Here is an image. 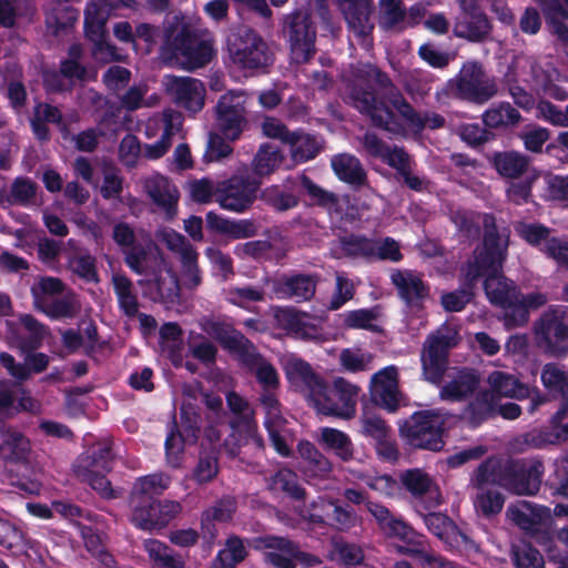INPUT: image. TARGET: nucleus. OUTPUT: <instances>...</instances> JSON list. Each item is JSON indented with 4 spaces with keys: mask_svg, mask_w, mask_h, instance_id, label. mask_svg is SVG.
I'll return each instance as SVG.
<instances>
[{
    "mask_svg": "<svg viewBox=\"0 0 568 568\" xmlns=\"http://www.w3.org/2000/svg\"><path fill=\"white\" fill-rule=\"evenodd\" d=\"M507 515L526 536L534 539L544 549L552 545L554 535L550 528L542 526L550 518L548 507L528 500H519L508 507Z\"/></svg>",
    "mask_w": 568,
    "mask_h": 568,
    "instance_id": "13",
    "label": "nucleus"
},
{
    "mask_svg": "<svg viewBox=\"0 0 568 568\" xmlns=\"http://www.w3.org/2000/svg\"><path fill=\"white\" fill-rule=\"evenodd\" d=\"M79 19V10L67 2H58L47 13L45 24L55 37L67 36Z\"/></svg>",
    "mask_w": 568,
    "mask_h": 568,
    "instance_id": "37",
    "label": "nucleus"
},
{
    "mask_svg": "<svg viewBox=\"0 0 568 568\" xmlns=\"http://www.w3.org/2000/svg\"><path fill=\"white\" fill-rule=\"evenodd\" d=\"M516 232L526 243L539 250L551 239L550 229L541 223L521 222L516 226Z\"/></svg>",
    "mask_w": 568,
    "mask_h": 568,
    "instance_id": "59",
    "label": "nucleus"
},
{
    "mask_svg": "<svg viewBox=\"0 0 568 568\" xmlns=\"http://www.w3.org/2000/svg\"><path fill=\"white\" fill-rule=\"evenodd\" d=\"M290 24L291 62L305 63L315 53L316 31L306 13L296 12L286 16Z\"/></svg>",
    "mask_w": 568,
    "mask_h": 568,
    "instance_id": "19",
    "label": "nucleus"
},
{
    "mask_svg": "<svg viewBox=\"0 0 568 568\" xmlns=\"http://www.w3.org/2000/svg\"><path fill=\"white\" fill-rule=\"evenodd\" d=\"M236 510V503L231 497H223L215 501L213 506L205 509L201 517V524L205 527L212 523H227L232 519Z\"/></svg>",
    "mask_w": 568,
    "mask_h": 568,
    "instance_id": "56",
    "label": "nucleus"
},
{
    "mask_svg": "<svg viewBox=\"0 0 568 568\" xmlns=\"http://www.w3.org/2000/svg\"><path fill=\"white\" fill-rule=\"evenodd\" d=\"M514 568H545V558L530 541L519 539L509 551Z\"/></svg>",
    "mask_w": 568,
    "mask_h": 568,
    "instance_id": "45",
    "label": "nucleus"
},
{
    "mask_svg": "<svg viewBox=\"0 0 568 568\" xmlns=\"http://www.w3.org/2000/svg\"><path fill=\"white\" fill-rule=\"evenodd\" d=\"M168 91L180 108L191 113H197L204 106L205 87L199 79L171 77L168 82Z\"/></svg>",
    "mask_w": 568,
    "mask_h": 568,
    "instance_id": "21",
    "label": "nucleus"
},
{
    "mask_svg": "<svg viewBox=\"0 0 568 568\" xmlns=\"http://www.w3.org/2000/svg\"><path fill=\"white\" fill-rule=\"evenodd\" d=\"M459 12L454 18L453 34L470 43H484L491 38L493 23L479 0H456Z\"/></svg>",
    "mask_w": 568,
    "mask_h": 568,
    "instance_id": "12",
    "label": "nucleus"
},
{
    "mask_svg": "<svg viewBox=\"0 0 568 568\" xmlns=\"http://www.w3.org/2000/svg\"><path fill=\"white\" fill-rule=\"evenodd\" d=\"M286 379L292 387L304 393L308 400L324 382V378L314 372L310 363L293 354L286 357Z\"/></svg>",
    "mask_w": 568,
    "mask_h": 568,
    "instance_id": "24",
    "label": "nucleus"
},
{
    "mask_svg": "<svg viewBox=\"0 0 568 568\" xmlns=\"http://www.w3.org/2000/svg\"><path fill=\"white\" fill-rule=\"evenodd\" d=\"M85 38L92 42L97 50L102 51L108 44V33L105 28V18L95 12L92 14L90 10L85 11L84 18Z\"/></svg>",
    "mask_w": 568,
    "mask_h": 568,
    "instance_id": "53",
    "label": "nucleus"
},
{
    "mask_svg": "<svg viewBox=\"0 0 568 568\" xmlns=\"http://www.w3.org/2000/svg\"><path fill=\"white\" fill-rule=\"evenodd\" d=\"M536 346L547 356L568 355V306L550 305L534 323Z\"/></svg>",
    "mask_w": 568,
    "mask_h": 568,
    "instance_id": "5",
    "label": "nucleus"
},
{
    "mask_svg": "<svg viewBox=\"0 0 568 568\" xmlns=\"http://www.w3.org/2000/svg\"><path fill=\"white\" fill-rule=\"evenodd\" d=\"M333 550L339 562L347 568L362 566L365 561V552L362 546L344 539H334Z\"/></svg>",
    "mask_w": 568,
    "mask_h": 568,
    "instance_id": "54",
    "label": "nucleus"
},
{
    "mask_svg": "<svg viewBox=\"0 0 568 568\" xmlns=\"http://www.w3.org/2000/svg\"><path fill=\"white\" fill-rule=\"evenodd\" d=\"M232 433L226 443H232L237 447L254 443L257 448L264 447L263 438L257 433V424L254 418V413L240 414L233 416L230 420Z\"/></svg>",
    "mask_w": 568,
    "mask_h": 568,
    "instance_id": "36",
    "label": "nucleus"
},
{
    "mask_svg": "<svg viewBox=\"0 0 568 568\" xmlns=\"http://www.w3.org/2000/svg\"><path fill=\"white\" fill-rule=\"evenodd\" d=\"M144 287L143 295L153 302L175 304L180 300V283L178 275L171 268L159 270L154 278L139 280Z\"/></svg>",
    "mask_w": 568,
    "mask_h": 568,
    "instance_id": "23",
    "label": "nucleus"
},
{
    "mask_svg": "<svg viewBox=\"0 0 568 568\" xmlns=\"http://www.w3.org/2000/svg\"><path fill=\"white\" fill-rule=\"evenodd\" d=\"M381 316V307L375 305L371 308H358L342 314L343 327L347 329H365L372 333H381L383 328L374 324Z\"/></svg>",
    "mask_w": 568,
    "mask_h": 568,
    "instance_id": "46",
    "label": "nucleus"
},
{
    "mask_svg": "<svg viewBox=\"0 0 568 568\" xmlns=\"http://www.w3.org/2000/svg\"><path fill=\"white\" fill-rule=\"evenodd\" d=\"M251 546L264 550L263 559L275 568H284V537L264 536L252 540Z\"/></svg>",
    "mask_w": 568,
    "mask_h": 568,
    "instance_id": "48",
    "label": "nucleus"
},
{
    "mask_svg": "<svg viewBox=\"0 0 568 568\" xmlns=\"http://www.w3.org/2000/svg\"><path fill=\"white\" fill-rule=\"evenodd\" d=\"M144 187L149 197L168 219L176 215L180 193L168 178L156 174L145 181Z\"/></svg>",
    "mask_w": 568,
    "mask_h": 568,
    "instance_id": "27",
    "label": "nucleus"
},
{
    "mask_svg": "<svg viewBox=\"0 0 568 568\" xmlns=\"http://www.w3.org/2000/svg\"><path fill=\"white\" fill-rule=\"evenodd\" d=\"M265 410L264 426L275 450L284 456V437L281 435V424L284 422L281 415V403L274 390H263L260 397Z\"/></svg>",
    "mask_w": 568,
    "mask_h": 568,
    "instance_id": "29",
    "label": "nucleus"
},
{
    "mask_svg": "<svg viewBox=\"0 0 568 568\" xmlns=\"http://www.w3.org/2000/svg\"><path fill=\"white\" fill-rule=\"evenodd\" d=\"M316 278L310 274L286 276V297L296 302L310 301L316 292Z\"/></svg>",
    "mask_w": 568,
    "mask_h": 568,
    "instance_id": "50",
    "label": "nucleus"
},
{
    "mask_svg": "<svg viewBox=\"0 0 568 568\" xmlns=\"http://www.w3.org/2000/svg\"><path fill=\"white\" fill-rule=\"evenodd\" d=\"M170 481V477L164 474H150L135 480L130 494L132 523L135 527L143 530L160 529L180 514L182 507L179 501L159 500Z\"/></svg>",
    "mask_w": 568,
    "mask_h": 568,
    "instance_id": "3",
    "label": "nucleus"
},
{
    "mask_svg": "<svg viewBox=\"0 0 568 568\" xmlns=\"http://www.w3.org/2000/svg\"><path fill=\"white\" fill-rule=\"evenodd\" d=\"M545 465L540 459H526L491 455L470 474L475 489L500 487L517 496H535L541 487Z\"/></svg>",
    "mask_w": 568,
    "mask_h": 568,
    "instance_id": "2",
    "label": "nucleus"
},
{
    "mask_svg": "<svg viewBox=\"0 0 568 568\" xmlns=\"http://www.w3.org/2000/svg\"><path fill=\"white\" fill-rule=\"evenodd\" d=\"M523 120L520 112L509 102H499L487 109L483 114L484 125L490 129H509Z\"/></svg>",
    "mask_w": 568,
    "mask_h": 568,
    "instance_id": "40",
    "label": "nucleus"
},
{
    "mask_svg": "<svg viewBox=\"0 0 568 568\" xmlns=\"http://www.w3.org/2000/svg\"><path fill=\"white\" fill-rule=\"evenodd\" d=\"M33 300L36 308L51 320L73 318L79 310V304L71 294L48 301L47 297L38 296L33 290Z\"/></svg>",
    "mask_w": 568,
    "mask_h": 568,
    "instance_id": "38",
    "label": "nucleus"
},
{
    "mask_svg": "<svg viewBox=\"0 0 568 568\" xmlns=\"http://www.w3.org/2000/svg\"><path fill=\"white\" fill-rule=\"evenodd\" d=\"M286 144L290 145L291 156L295 164L314 159L321 151L316 138L302 132L286 130Z\"/></svg>",
    "mask_w": 568,
    "mask_h": 568,
    "instance_id": "42",
    "label": "nucleus"
},
{
    "mask_svg": "<svg viewBox=\"0 0 568 568\" xmlns=\"http://www.w3.org/2000/svg\"><path fill=\"white\" fill-rule=\"evenodd\" d=\"M114 460L113 444L111 440H100L89 447L79 458L75 471H104L110 473Z\"/></svg>",
    "mask_w": 568,
    "mask_h": 568,
    "instance_id": "31",
    "label": "nucleus"
},
{
    "mask_svg": "<svg viewBox=\"0 0 568 568\" xmlns=\"http://www.w3.org/2000/svg\"><path fill=\"white\" fill-rule=\"evenodd\" d=\"M458 333L445 326L428 335L420 353L423 379L440 386L453 366H449L450 351L458 344Z\"/></svg>",
    "mask_w": 568,
    "mask_h": 568,
    "instance_id": "6",
    "label": "nucleus"
},
{
    "mask_svg": "<svg viewBox=\"0 0 568 568\" xmlns=\"http://www.w3.org/2000/svg\"><path fill=\"white\" fill-rule=\"evenodd\" d=\"M165 40L162 45V55L169 60L182 62L190 52L191 48L196 43L199 37L187 26H182L179 30L170 27L164 33Z\"/></svg>",
    "mask_w": 568,
    "mask_h": 568,
    "instance_id": "30",
    "label": "nucleus"
},
{
    "mask_svg": "<svg viewBox=\"0 0 568 568\" xmlns=\"http://www.w3.org/2000/svg\"><path fill=\"white\" fill-rule=\"evenodd\" d=\"M37 190V183L30 178L18 176L11 184L9 202L26 206L34 199Z\"/></svg>",
    "mask_w": 568,
    "mask_h": 568,
    "instance_id": "64",
    "label": "nucleus"
},
{
    "mask_svg": "<svg viewBox=\"0 0 568 568\" xmlns=\"http://www.w3.org/2000/svg\"><path fill=\"white\" fill-rule=\"evenodd\" d=\"M374 240L359 234H347L339 237V247L347 257H373Z\"/></svg>",
    "mask_w": 568,
    "mask_h": 568,
    "instance_id": "52",
    "label": "nucleus"
},
{
    "mask_svg": "<svg viewBox=\"0 0 568 568\" xmlns=\"http://www.w3.org/2000/svg\"><path fill=\"white\" fill-rule=\"evenodd\" d=\"M246 124L241 95L233 92L220 97L215 105V128L229 141L237 140Z\"/></svg>",
    "mask_w": 568,
    "mask_h": 568,
    "instance_id": "17",
    "label": "nucleus"
},
{
    "mask_svg": "<svg viewBox=\"0 0 568 568\" xmlns=\"http://www.w3.org/2000/svg\"><path fill=\"white\" fill-rule=\"evenodd\" d=\"M479 265L469 261L462 280V286L440 296V304L446 312H462L474 298L475 288L479 283Z\"/></svg>",
    "mask_w": 568,
    "mask_h": 568,
    "instance_id": "26",
    "label": "nucleus"
},
{
    "mask_svg": "<svg viewBox=\"0 0 568 568\" xmlns=\"http://www.w3.org/2000/svg\"><path fill=\"white\" fill-rule=\"evenodd\" d=\"M0 456L9 462H23L30 453V442L20 432L8 429L1 434Z\"/></svg>",
    "mask_w": 568,
    "mask_h": 568,
    "instance_id": "44",
    "label": "nucleus"
},
{
    "mask_svg": "<svg viewBox=\"0 0 568 568\" xmlns=\"http://www.w3.org/2000/svg\"><path fill=\"white\" fill-rule=\"evenodd\" d=\"M226 47L232 61L242 69L264 68L271 61L266 43L254 30L247 27H242L232 32L227 37Z\"/></svg>",
    "mask_w": 568,
    "mask_h": 568,
    "instance_id": "10",
    "label": "nucleus"
},
{
    "mask_svg": "<svg viewBox=\"0 0 568 568\" xmlns=\"http://www.w3.org/2000/svg\"><path fill=\"white\" fill-rule=\"evenodd\" d=\"M547 302L548 297L545 293L531 292L524 295L519 290V298L515 308L503 317L506 328L511 329L526 325L529 321V312L542 307Z\"/></svg>",
    "mask_w": 568,
    "mask_h": 568,
    "instance_id": "34",
    "label": "nucleus"
},
{
    "mask_svg": "<svg viewBox=\"0 0 568 568\" xmlns=\"http://www.w3.org/2000/svg\"><path fill=\"white\" fill-rule=\"evenodd\" d=\"M320 336L321 328L314 323L312 315L286 306V337L310 342Z\"/></svg>",
    "mask_w": 568,
    "mask_h": 568,
    "instance_id": "33",
    "label": "nucleus"
},
{
    "mask_svg": "<svg viewBox=\"0 0 568 568\" xmlns=\"http://www.w3.org/2000/svg\"><path fill=\"white\" fill-rule=\"evenodd\" d=\"M338 4L349 29L358 37L365 38L372 33L373 0H338Z\"/></svg>",
    "mask_w": 568,
    "mask_h": 568,
    "instance_id": "28",
    "label": "nucleus"
},
{
    "mask_svg": "<svg viewBox=\"0 0 568 568\" xmlns=\"http://www.w3.org/2000/svg\"><path fill=\"white\" fill-rule=\"evenodd\" d=\"M400 480L405 489L415 498L432 493V478L419 468L407 469L402 474Z\"/></svg>",
    "mask_w": 568,
    "mask_h": 568,
    "instance_id": "55",
    "label": "nucleus"
},
{
    "mask_svg": "<svg viewBox=\"0 0 568 568\" xmlns=\"http://www.w3.org/2000/svg\"><path fill=\"white\" fill-rule=\"evenodd\" d=\"M546 22L551 28L552 33L564 42L568 43V26L558 17L568 18V13L558 0H551L545 10Z\"/></svg>",
    "mask_w": 568,
    "mask_h": 568,
    "instance_id": "61",
    "label": "nucleus"
},
{
    "mask_svg": "<svg viewBox=\"0 0 568 568\" xmlns=\"http://www.w3.org/2000/svg\"><path fill=\"white\" fill-rule=\"evenodd\" d=\"M464 408V417L471 428L479 427L483 423L495 416V395L488 390H477Z\"/></svg>",
    "mask_w": 568,
    "mask_h": 568,
    "instance_id": "35",
    "label": "nucleus"
},
{
    "mask_svg": "<svg viewBox=\"0 0 568 568\" xmlns=\"http://www.w3.org/2000/svg\"><path fill=\"white\" fill-rule=\"evenodd\" d=\"M399 551L416 558L423 568H456L453 561L442 555L428 552L422 546L400 547Z\"/></svg>",
    "mask_w": 568,
    "mask_h": 568,
    "instance_id": "63",
    "label": "nucleus"
},
{
    "mask_svg": "<svg viewBox=\"0 0 568 568\" xmlns=\"http://www.w3.org/2000/svg\"><path fill=\"white\" fill-rule=\"evenodd\" d=\"M181 424L175 417L165 438V456L170 466L179 468L183 462L184 446L196 444L201 432V416L195 412L181 409Z\"/></svg>",
    "mask_w": 568,
    "mask_h": 568,
    "instance_id": "15",
    "label": "nucleus"
},
{
    "mask_svg": "<svg viewBox=\"0 0 568 568\" xmlns=\"http://www.w3.org/2000/svg\"><path fill=\"white\" fill-rule=\"evenodd\" d=\"M390 282L397 291V296L408 308L416 312L424 310L425 302L430 296V286L422 275L410 270H395L390 274Z\"/></svg>",
    "mask_w": 568,
    "mask_h": 568,
    "instance_id": "20",
    "label": "nucleus"
},
{
    "mask_svg": "<svg viewBox=\"0 0 568 568\" xmlns=\"http://www.w3.org/2000/svg\"><path fill=\"white\" fill-rule=\"evenodd\" d=\"M398 433L414 448L439 452L444 446V418L438 409L417 410L398 424Z\"/></svg>",
    "mask_w": 568,
    "mask_h": 568,
    "instance_id": "7",
    "label": "nucleus"
},
{
    "mask_svg": "<svg viewBox=\"0 0 568 568\" xmlns=\"http://www.w3.org/2000/svg\"><path fill=\"white\" fill-rule=\"evenodd\" d=\"M262 181L247 173L234 174L219 182L215 189V201L226 211L243 213L256 200Z\"/></svg>",
    "mask_w": 568,
    "mask_h": 568,
    "instance_id": "11",
    "label": "nucleus"
},
{
    "mask_svg": "<svg viewBox=\"0 0 568 568\" xmlns=\"http://www.w3.org/2000/svg\"><path fill=\"white\" fill-rule=\"evenodd\" d=\"M499 233L495 216L485 215L481 244L474 251L471 264H478L479 281L491 305L504 310V315L515 308L519 298L517 284L503 274V264L508 255L509 230Z\"/></svg>",
    "mask_w": 568,
    "mask_h": 568,
    "instance_id": "1",
    "label": "nucleus"
},
{
    "mask_svg": "<svg viewBox=\"0 0 568 568\" xmlns=\"http://www.w3.org/2000/svg\"><path fill=\"white\" fill-rule=\"evenodd\" d=\"M488 161L498 175L507 180H518L536 172L530 168V158L515 150L496 151L488 156Z\"/></svg>",
    "mask_w": 568,
    "mask_h": 568,
    "instance_id": "25",
    "label": "nucleus"
},
{
    "mask_svg": "<svg viewBox=\"0 0 568 568\" xmlns=\"http://www.w3.org/2000/svg\"><path fill=\"white\" fill-rule=\"evenodd\" d=\"M367 77L373 78L379 91H376L367 81H355L349 85V98L353 105L362 114L371 119L372 124L393 134L403 131V125L387 104L400 91L393 83L387 73L376 67L369 65Z\"/></svg>",
    "mask_w": 568,
    "mask_h": 568,
    "instance_id": "4",
    "label": "nucleus"
},
{
    "mask_svg": "<svg viewBox=\"0 0 568 568\" xmlns=\"http://www.w3.org/2000/svg\"><path fill=\"white\" fill-rule=\"evenodd\" d=\"M489 384L491 393L496 397H509L516 399H524L530 396V390L527 385L521 383L514 375L507 374L501 371H495L489 375Z\"/></svg>",
    "mask_w": 568,
    "mask_h": 568,
    "instance_id": "39",
    "label": "nucleus"
},
{
    "mask_svg": "<svg viewBox=\"0 0 568 568\" xmlns=\"http://www.w3.org/2000/svg\"><path fill=\"white\" fill-rule=\"evenodd\" d=\"M203 331L242 366H251L260 358L256 346L241 331L219 321H206Z\"/></svg>",
    "mask_w": 568,
    "mask_h": 568,
    "instance_id": "14",
    "label": "nucleus"
},
{
    "mask_svg": "<svg viewBox=\"0 0 568 568\" xmlns=\"http://www.w3.org/2000/svg\"><path fill=\"white\" fill-rule=\"evenodd\" d=\"M448 88L453 98L477 105L487 103L498 92L495 79L475 60L463 63L458 74L449 80Z\"/></svg>",
    "mask_w": 568,
    "mask_h": 568,
    "instance_id": "8",
    "label": "nucleus"
},
{
    "mask_svg": "<svg viewBox=\"0 0 568 568\" xmlns=\"http://www.w3.org/2000/svg\"><path fill=\"white\" fill-rule=\"evenodd\" d=\"M113 291L116 296L119 310L129 318L139 314V300L133 292L132 281L123 274L112 276Z\"/></svg>",
    "mask_w": 568,
    "mask_h": 568,
    "instance_id": "43",
    "label": "nucleus"
},
{
    "mask_svg": "<svg viewBox=\"0 0 568 568\" xmlns=\"http://www.w3.org/2000/svg\"><path fill=\"white\" fill-rule=\"evenodd\" d=\"M366 508L376 521L381 534L388 539H398L407 545L423 546L424 535L418 534L400 515L376 501H367Z\"/></svg>",
    "mask_w": 568,
    "mask_h": 568,
    "instance_id": "16",
    "label": "nucleus"
},
{
    "mask_svg": "<svg viewBox=\"0 0 568 568\" xmlns=\"http://www.w3.org/2000/svg\"><path fill=\"white\" fill-rule=\"evenodd\" d=\"M538 180L537 172H531L518 180H510L506 187V197L515 205L528 204L532 197V187Z\"/></svg>",
    "mask_w": 568,
    "mask_h": 568,
    "instance_id": "51",
    "label": "nucleus"
},
{
    "mask_svg": "<svg viewBox=\"0 0 568 568\" xmlns=\"http://www.w3.org/2000/svg\"><path fill=\"white\" fill-rule=\"evenodd\" d=\"M320 443L327 450L333 452L343 462L354 459V445L351 437L336 428L322 427Z\"/></svg>",
    "mask_w": 568,
    "mask_h": 568,
    "instance_id": "41",
    "label": "nucleus"
},
{
    "mask_svg": "<svg viewBox=\"0 0 568 568\" xmlns=\"http://www.w3.org/2000/svg\"><path fill=\"white\" fill-rule=\"evenodd\" d=\"M541 383L552 398L568 396V374L556 364H546L541 371Z\"/></svg>",
    "mask_w": 568,
    "mask_h": 568,
    "instance_id": "49",
    "label": "nucleus"
},
{
    "mask_svg": "<svg viewBox=\"0 0 568 568\" xmlns=\"http://www.w3.org/2000/svg\"><path fill=\"white\" fill-rule=\"evenodd\" d=\"M379 26L384 30H393L405 20L406 9L402 0L381 1Z\"/></svg>",
    "mask_w": 568,
    "mask_h": 568,
    "instance_id": "60",
    "label": "nucleus"
},
{
    "mask_svg": "<svg viewBox=\"0 0 568 568\" xmlns=\"http://www.w3.org/2000/svg\"><path fill=\"white\" fill-rule=\"evenodd\" d=\"M244 367L255 374L256 381L263 390H275L280 387V377L275 367L265 361L261 354L254 365Z\"/></svg>",
    "mask_w": 568,
    "mask_h": 568,
    "instance_id": "58",
    "label": "nucleus"
},
{
    "mask_svg": "<svg viewBox=\"0 0 568 568\" xmlns=\"http://www.w3.org/2000/svg\"><path fill=\"white\" fill-rule=\"evenodd\" d=\"M358 392V386L336 377L332 385L324 381L310 402L325 416L352 418L356 413Z\"/></svg>",
    "mask_w": 568,
    "mask_h": 568,
    "instance_id": "9",
    "label": "nucleus"
},
{
    "mask_svg": "<svg viewBox=\"0 0 568 568\" xmlns=\"http://www.w3.org/2000/svg\"><path fill=\"white\" fill-rule=\"evenodd\" d=\"M329 506H332V511L327 513V519L331 526L341 531H348L357 525V514L349 505L344 507L331 501Z\"/></svg>",
    "mask_w": 568,
    "mask_h": 568,
    "instance_id": "62",
    "label": "nucleus"
},
{
    "mask_svg": "<svg viewBox=\"0 0 568 568\" xmlns=\"http://www.w3.org/2000/svg\"><path fill=\"white\" fill-rule=\"evenodd\" d=\"M331 168L337 179L353 187H362L367 183L366 171L359 159L349 153L332 156Z\"/></svg>",
    "mask_w": 568,
    "mask_h": 568,
    "instance_id": "32",
    "label": "nucleus"
},
{
    "mask_svg": "<svg viewBox=\"0 0 568 568\" xmlns=\"http://www.w3.org/2000/svg\"><path fill=\"white\" fill-rule=\"evenodd\" d=\"M480 374L466 366H453L439 387V398L449 403H462L471 398L480 386Z\"/></svg>",
    "mask_w": 568,
    "mask_h": 568,
    "instance_id": "18",
    "label": "nucleus"
},
{
    "mask_svg": "<svg viewBox=\"0 0 568 568\" xmlns=\"http://www.w3.org/2000/svg\"><path fill=\"white\" fill-rule=\"evenodd\" d=\"M284 156L281 150L271 143L260 145L252 161V171L254 178H261L272 174L282 163Z\"/></svg>",
    "mask_w": 568,
    "mask_h": 568,
    "instance_id": "47",
    "label": "nucleus"
},
{
    "mask_svg": "<svg viewBox=\"0 0 568 568\" xmlns=\"http://www.w3.org/2000/svg\"><path fill=\"white\" fill-rule=\"evenodd\" d=\"M301 185L310 196L312 204L324 209H332L338 204V196L335 193L324 190L306 174L301 175Z\"/></svg>",
    "mask_w": 568,
    "mask_h": 568,
    "instance_id": "57",
    "label": "nucleus"
},
{
    "mask_svg": "<svg viewBox=\"0 0 568 568\" xmlns=\"http://www.w3.org/2000/svg\"><path fill=\"white\" fill-rule=\"evenodd\" d=\"M423 520L427 529L440 539L450 551H459L462 547L474 544L447 515L428 513L423 515Z\"/></svg>",
    "mask_w": 568,
    "mask_h": 568,
    "instance_id": "22",
    "label": "nucleus"
}]
</instances>
